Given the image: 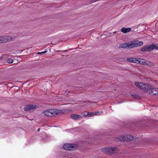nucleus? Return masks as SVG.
Segmentation results:
<instances>
[{
  "instance_id": "1",
  "label": "nucleus",
  "mask_w": 158,
  "mask_h": 158,
  "mask_svg": "<svg viewBox=\"0 0 158 158\" xmlns=\"http://www.w3.org/2000/svg\"><path fill=\"white\" fill-rule=\"evenodd\" d=\"M61 111L57 109H49L44 111L43 112L44 114L48 117H52L55 116V115L59 114Z\"/></svg>"
},
{
  "instance_id": "2",
  "label": "nucleus",
  "mask_w": 158,
  "mask_h": 158,
  "mask_svg": "<svg viewBox=\"0 0 158 158\" xmlns=\"http://www.w3.org/2000/svg\"><path fill=\"white\" fill-rule=\"evenodd\" d=\"M153 49L158 50V44H153L150 45L143 46L140 50L142 52H149Z\"/></svg>"
},
{
  "instance_id": "3",
  "label": "nucleus",
  "mask_w": 158,
  "mask_h": 158,
  "mask_svg": "<svg viewBox=\"0 0 158 158\" xmlns=\"http://www.w3.org/2000/svg\"><path fill=\"white\" fill-rule=\"evenodd\" d=\"M143 44L142 41H132L128 42V48H133L140 46Z\"/></svg>"
},
{
  "instance_id": "4",
  "label": "nucleus",
  "mask_w": 158,
  "mask_h": 158,
  "mask_svg": "<svg viewBox=\"0 0 158 158\" xmlns=\"http://www.w3.org/2000/svg\"><path fill=\"white\" fill-rule=\"evenodd\" d=\"M148 88H146L145 91L147 93H149L150 94L155 95H158V88H155L152 85L148 84Z\"/></svg>"
},
{
  "instance_id": "5",
  "label": "nucleus",
  "mask_w": 158,
  "mask_h": 158,
  "mask_svg": "<svg viewBox=\"0 0 158 158\" xmlns=\"http://www.w3.org/2000/svg\"><path fill=\"white\" fill-rule=\"evenodd\" d=\"M117 149V148L116 147H110L102 148L101 150L102 152L105 153L110 154L116 151Z\"/></svg>"
},
{
  "instance_id": "6",
  "label": "nucleus",
  "mask_w": 158,
  "mask_h": 158,
  "mask_svg": "<svg viewBox=\"0 0 158 158\" xmlns=\"http://www.w3.org/2000/svg\"><path fill=\"white\" fill-rule=\"evenodd\" d=\"M77 145L76 144L66 143L63 146L64 148L66 150H73L77 148Z\"/></svg>"
},
{
  "instance_id": "7",
  "label": "nucleus",
  "mask_w": 158,
  "mask_h": 158,
  "mask_svg": "<svg viewBox=\"0 0 158 158\" xmlns=\"http://www.w3.org/2000/svg\"><path fill=\"white\" fill-rule=\"evenodd\" d=\"M38 108V106L35 105L31 104L26 106L24 107V109L25 111L31 112L35 109Z\"/></svg>"
},
{
  "instance_id": "8",
  "label": "nucleus",
  "mask_w": 158,
  "mask_h": 158,
  "mask_svg": "<svg viewBox=\"0 0 158 158\" xmlns=\"http://www.w3.org/2000/svg\"><path fill=\"white\" fill-rule=\"evenodd\" d=\"M143 59H140L139 58H129L127 59V61L132 63H135L137 64H142V61Z\"/></svg>"
},
{
  "instance_id": "9",
  "label": "nucleus",
  "mask_w": 158,
  "mask_h": 158,
  "mask_svg": "<svg viewBox=\"0 0 158 158\" xmlns=\"http://www.w3.org/2000/svg\"><path fill=\"white\" fill-rule=\"evenodd\" d=\"M135 85L139 88L144 90L145 91L146 90V88H148V84H145L140 82H135Z\"/></svg>"
},
{
  "instance_id": "10",
  "label": "nucleus",
  "mask_w": 158,
  "mask_h": 158,
  "mask_svg": "<svg viewBox=\"0 0 158 158\" xmlns=\"http://www.w3.org/2000/svg\"><path fill=\"white\" fill-rule=\"evenodd\" d=\"M14 37L9 36H5L0 37V43H6L8 41L14 39Z\"/></svg>"
},
{
  "instance_id": "11",
  "label": "nucleus",
  "mask_w": 158,
  "mask_h": 158,
  "mask_svg": "<svg viewBox=\"0 0 158 158\" xmlns=\"http://www.w3.org/2000/svg\"><path fill=\"white\" fill-rule=\"evenodd\" d=\"M133 138V137L131 135H128L126 136H124L122 139H120L124 141H129L132 140Z\"/></svg>"
},
{
  "instance_id": "12",
  "label": "nucleus",
  "mask_w": 158,
  "mask_h": 158,
  "mask_svg": "<svg viewBox=\"0 0 158 158\" xmlns=\"http://www.w3.org/2000/svg\"><path fill=\"white\" fill-rule=\"evenodd\" d=\"M142 65H148L149 66H152L155 65V64L154 63L148 61H147L145 60H142Z\"/></svg>"
},
{
  "instance_id": "13",
  "label": "nucleus",
  "mask_w": 158,
  "mask_h": 158,
  "mask_svg": "<svg viewBox=\"0 0 158 158\" xmlns=\"http://www.w3.org/2000/svg\"><path fill=\"white\" fill-rule=\"evenodd\" d=\"M71 118L74 120H77L82 118V115L76 114H71L70 115Z\"/></svg>"
},
{
  "instance_id": "14",
  "label": "nucleus",
  "mask_w": 158,
  "mask_h": 158,
  "mask_svg": "<svg viewBox=\"0 0 158 158\" xmlns=\"http://www.w3.org/2000/svg\"><path fill=\"white\" fill-rule=\"evenodd\" d=\"M131 29L130 28H124L123 27L121 29V31L123 33H126L128 32L131 31Z\"/></svg>"
},
{
  "instance_id": "15",
  "label": "nucleus",
  "mask_w": 158,
  "mask_h": 158,
  "mask_svg": "<svg viewBox=\"0 0 158 158\" xmlns=\"http://www.w3.org/2000/svg\"><path fill=\"white\" fill-rule=\"evenodd\" d=\"M119 47L120 48H128V42L120 44Z\"/></svg>"
},
{
  "instance_id": "16",
  "label": "nucleus",
  "mask_w": 158,
  "mask_h": 158,
  "mask_svg": "<svg viewBox=\"0 0 158 158\" xmlns=\"http://www.w3.org/2000/svg\"><path fill=\"white\" fill-rule=\"evenodd\" d=\"M94 115H99L102 114L103 113L102 111H97V112H94Z\"/></svg>"
},
{
  "instance_id": "17",
  "label": "nucleus",
  "mask_w": 158,
  "mask_h": 158,
  "mask_svg": "<svg viewBox=\"0 0 158 158\" xmlns=\"http://www.w3.org/2000/svg\"><path fill=\"white\" fill-rule=\"evenodd\" d=\"M88 114V117H92L94 115V112H89Z\"/></svg>"
},
{
  "instance_id": "18",
  "label": "nucleus",
  "mask_w": 158,
  "mask_h": 158,
  "mask_svg": "<svg viewBox=\"0 0 158 158\" xmlns=\"http://www.w3.org/2000/svg\"><path fill=\"white\" fill-rule=\"evenodd\" d=\"M88 112L87 111H85L82 113V114L83 116H85L88 117Z\"/></svg>"
},
{
  "instance_id": "19",
  "label": "nucleus",
  "mask_w": 158,
  "mask_h": 158,
  "mask_svg": "<svg viewBox=\"0 0 158 158\" xmlns=\"http://www.w3.org/2000/svg\"><path fill=\"white\" fill-rule=\"evenodd\" d=\"M13 60L9 58L8 60V62L9 63H12L13 62Z\"/></svg>"
},
{
  "instance_id": "20",
  "label": "nucleus",
  "mask_w": 158,
  "mask_h": 158,
  "mask_svg": "<svg viewBox=\"0 0 158 158\" xmlns=\"http://www.w3.org/2000/svg\"><path fill=\"white\" fill-rule=\"evenodd\" d=\"M96 0H92V1H90V3H92L94 2H96Z\"/></svg>"
},
{
  "instance_id": "21",
  "label": "nucleus",
  "mask_w": 158,
  "mask_h": 158,
  "mask_svg": "<svg viewBox=\"0 0 158 158\" xmlns=\"http://www.w3.org/2000/svg\"><path fill=\"white\" fill-rule=\"evenodd\" d=\"M47 52V51H44L43 52H42V53H46V52Z\"/></svg>"
},
{
  "instance_id": "22",
  "label": "nucleus",
  "mask_w": 158,
  "mask_h": 158,
  "mask_svg": "<svg viewBox=\"0 0 158 158\" xmlns=\"http://www.w3.org/2000/svg\"><path fill=\"white\" fill-rule=\"evenodd\" d=\"M131 96H132L133 97H134V98H135V95H131Z\"/></svg>"
},
{
  "instance_id": "23",
  "label": "nucleus",
  "mask_w": 158,
  "mask_h": 158,
  "mask_svg": "<svg viewBox=\"0 0 158 158\" xmlns=\"http://www.w3.org/2000/svg\"><path fill=\"white\" fill-rule=\"evenodd\" d=\"M42 52H39L37 53V54H42Z\"/></svg>"
},
{
  "instance_id": "24",
  "label": "nucleus",
  "mask_w": 158,
  "mask_h": 158,
  "mask_svg": "<svg viewBox=\"0 0 158 158\" xmlns=\"http://www.w3.org/2000/svg\"><path fill=\"white\" fill-rule=\"evenodd\" d=\"M40 128H39V129H38V130H37V131H38V132H39V131H40Z\"/></svg>"
},
{
  "instance_id": "25",
  "label": "nucleus",
  "mask_w": 158,
  "mask_h": 158,
  "mask_svg": "<svg viewBox=\"0 0 158 158\" xmlns=\"http://www.w3.org/2000/svg\"><path fill=\"white\" fill-rule=\"evenodd\" d=\"M116 32H117L116 31L115 32H114V33H116Z\"/></svg>"
}]
</instances>
